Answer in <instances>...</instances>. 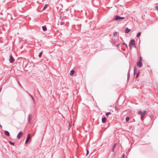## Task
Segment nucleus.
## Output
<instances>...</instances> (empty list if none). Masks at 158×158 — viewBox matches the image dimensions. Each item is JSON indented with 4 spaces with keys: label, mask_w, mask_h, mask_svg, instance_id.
Here are the masks:
<instances>
[{
    "label": "nucleus",
    "mask_w": 158,
    "mask_h": 158,
    "mask_svg": "<svg viewBox=\"0 0 158 158\" xmlns=\"http://www.w3.org/2000/svg\"><path fill=\"white\" fill-rule=\"evenodd\" d=\"M23 133L22 132H20L19 133V134L18 135H17V138L20 139H21V138L22 137V136H23Z\"/></svg>",
    "instance_id": "7"
},
{
    "label": "nucleus",
    "mask_w": 158,
    "mask_h": 158,
    "mask_svg": "<svg viewBox=\"0 0 158 158\" xmlns=\"http://www.w3.org/2000/svg\"><path fill=\"white\" fill-rule=\"evenodd\" d=\"M0 127L1 128H2V125H1V124H0Z\"/></svg>",
    "instance_id": "36"
},
{
    "label": "nucleus",
    "mask_w": 158,
    "mask_h": 158,
    "mask_svg": "<svg viewBox=\"0 0 158 158\" xmlns=\"http://www.w3.org/2000/svg\"><path fill=\"white\" fill-rule=\"evenodd\" d=\"M106 120V117L103 118H102V122L103 123H105Z\"/></svg>",
    "instance_id": "11"
},
{
    "label": "nucleus",
    "mask_w": 158,
    "mask_h": 158,
    "mask_svg": "<svg viewBox=\"0 0 158 158\" xmlns=\"http://www.w3.org/2000/svg\"><path fill=\"white\" fill-rule=\"evenodd\" d=\"M122 44L123 45H124L127 48V44H126L125 43H123L121 44Z\"/></svg>",
    "instance_id": "23"
},
{
    "label": "nucleus",
    "mask_w": 158,
    "mask_h": 158,
    "mask_svg": "<svg viewBox=\"0 0 158 158\" xmlns=\"http://www.w3.org/2000/svg\"><path fill=\"white\" fill-rule=\"evenodd\" d=\"M28 141L26 140V141H25V143L27 144Z\"/></svg>",
    "instance_id": "33"
},
{
    "label": "nucleus",
    "mask_w": 158,
    "mask_h": 158,
    "mask_svg": "<svg viewBox=\"0 0 158 158\" xmlns=\"http://www.w3.org/2000/svg\"><path fill=\"white\" fill-rule=\"evenodd\" d=\"M64 24V22H61L60 23V25H63Z\"/></svg>",
    "instance_id": "28"
},
{
    "label": "nucleus",
    "mask_w": 158,
    "mask_h": 158,
    "mask_svg": "<svg viewBox=\"0 0 158 158\" xmlns=\"http://www.w3.org/2000/svg\"><path fill=\"white\" fill-rule=\"evenodd\" d=\"M120 45L119 44H117L116 45V46H119V45Z\"/></svg>",
    "instance_id": "37"
},
{
    "label": "nucleus",
    "mask_w": 158,
    "mask_h": 158,
    "mask_svg": "<svg viewBox=\"0 0 158 158\" xmlns=\"http://www.w3.org/2000/svg\"><path fill=\"white\" fill-rule=\"evenodd\" d=\"M32 99V100L34 101V98L33 97V96H32V97H31Z\"/></svg>",
    "instance_id": "34"
},
{
    "label": "nucleus",
    "mask_w": 158,
    "mask_h": 158,
    "mask_svg": "<svg viewBox=\"0 0 158 158\" xmlns=\"http://www.w3.org/2000/svg\"><path fill=\"white\" fill-rule=\"evenodd\" d=\"M130 118L129 117L127 116L126 118V121H128L129 120Z\"/></svg>",
    "instance_id": "22"
},
{
    "label": "nucleus",
    "mask_w": 158,
    "mask_h": 158,
    "mask_svg": "<svg viewBox=\"0 0 158 158\" xmlns=\"http://www.w3.org/2000/svg\"><path fill=\"white\" fill-rule=\"evenodd\" d=\"M33 117L31 114H29L28 116V123L30 124H31L32 123Z\"/></svg>",
    "instance_id": "3"
},
{
    "label": "nucleus",
    "mask_w": 158,
    "mask_h": 158,
    "mask_svg": "<svg viewBox=\"0 0 158 158\" xmlns=\"http://www.w3.org/2000/svg\"><path fill=\"white\" fill-rule=\"evenodd\" d=\"M115 110H118V108L117 107V106H115Z\"/></svg>",
    "instance_id": "26"
},
{
    "label": "nucleus",
    "mask_w": 158,
    "mask_h": 158,
    "mask_svg": "<svg viewBox=\"0 0 158 158\" xmlns=\"http://www.w3.org/2000/svg\"><path fill=\"white\" fill-rule=\"evenodd\" d=\"M75 73V71L73 70H71L70 73V75L71 76L73 75Z\"/></svg>",
    "instance_id": "10"
},
{
    "label": "nucleus",
    "mask_w": 158,
    "mask_h": 158,
    "mask_svg": "<svg viewBox=\"0 0 158 158\" xmlns=\"http://www.w3.org/2000/svg\"><path fill=\"white\" fill-rule=\"evenodd\" d=\"M111 114V113L110 112H108L106 113V115L108 117V115L109 114Z\"/></svg>",
    "instance_id": "19"
},
{
    "label": "nucleus",
    "mask_w": 158,
    "mask_h": 158,
    "mask_svg": "<svg viewBox=\"0 0 158 158\" xmlns=\"http://www.w3.org/2000/svg\"><path fill=\"white\" fill-rule=\"evenodd\" d=\"M147 112L146 110H144L143 112H142L141 111H139L138 112V114H141V119L142 120L143 118V116L147 114Z\"/></svg>",
    "instance_id": "1"
},
{
    "label": "nucleus",
    "mask_w": 158,
    "mask_h": 158,
    "mask_svg": "<svg viewBox=\"0 0 158 158\" xmlns=\"http://www.w3.org/2000/svg\"><path fill=\"white\" fill-rule=\"evenodd\" d=\"M125 156V154L124 153L123 154L121 158H124Z\"/></svg>",
    "instance_id": "24"
},
{
    "label": "nucleus",
    "mask_w": 158,
    "mask_h": 158,
    "mask_svg": "<svg viewBox=\"0 0 158 158\" xmlns=\"http://www.w3.org/2000/svg\"><path fill=\"white\" fill-rule=\"evenodd\" d=\"M42 28L43 31H46L47 30V28L45 26H43Z\"/></svg>",
    "instance_id": "12"
},
{
    "label": "nucleus",
    "mask_w": 158,
    "mask_h": 158,
    "mask_svg": "<svg viewBox=\"0 0 158 158\" xmlns=\"http://www.w3.org/2000/svg\"><path fill=\"white\" fill-rule=\"evenodd\" d=\"M139 73H137V75H136V78H137V77H138V76H139Z\"/></svg>",
    "instance_id": "29"
},
{
    "label": "nucleus",
    "mask_w": 158,
    "mask_h": 158,
    "mask_svg": "<svg viewBox=\"0 0 158 158\" xmlns=\"http://www.w3.org/2000/svg\"><path fill=\"white\" fill-rule=\"evenodd\" d=\"M130 31V29L127 28L125 30V32L126 33H128Z\"/></svg>",
    "instance_id": "15"
},
{
    "label": "nucleus",
    "mask_w": 158,
    "mask_h": 158,
    "mask_svg": "<svg viewBox=\"0 0 158 158\" xmlns=\"http://www.w3.org/2000/svg\"><path fill=\"white\" fill-rule=\"evenodd\" d=\"M137 66L139 67H141L142 65V63L141 61V58H139V60L138 61L137 63Z\"/></svg>",
    "instance_id": "4"
},
{
    "label": "nucleus",
    "mask_w": 158,
    "mask_h": 158,
    "mask_svg": "<svg viewBox=\"0 0 158 158\" xmlns=\"http://www.w3.org/2000/svg\"><path fill=\"white\" fill-rule=\"evenodd\" d=\"M150 118H151V119H152L154 118V116L153 115H151L150 116Z\"/></svg>",
    "instance_id": "30"
},
{
    "label": "nucleus",
    "mask_w": 158,
    "mask_h": 158,
    "mask_svg": "<svg viewBox=\"0 0 158 158\" xmlns=\"http://www.w3.org/2000/svg\"><path fill=\"white\" fill-rule=\"evenodd\" d=\"M18 83H19V85H20L21 86V84H20V82H19V81H18Z\"/></svg>",
    "instance_id": "35"
},
{
    "label": "nucleus",
    "mask_w": 158,
    "mask_h": 158,
    "mask_svg": "<svg viewBox=\"0 0 158 158\" xmlns=\"http://www.w3.org/2000/svg\"><path fill=\"white\" fill-rule=\"evenodd\" d=\"M141 34V33L140 32H139L137 35V37H139L140 36Z\"/></svg>",
    "instance_id": "21"
},
{
    "label": "nucleus",
    "mask_w": 158,
    "mask_h": 158,
    "mask_svg": "<svg viewBox=\"0 0 158 158\" xmlns=\"http://www.w3.org/2000/svg\"><path fill=\"white\" fill-rule=\"evenodd\" d=\"M29 95L31 97H32V96L29 93H28Z\"/></svg>",
    "instance_id": "32"
},
{
    "label": "nucleus",
    "mask_w": 158,
    "mask_h": 158,
    "mask_svg": "<svg viewBox=\"0 0 158 158\" xmlns=\"http://www.w3.org/2000/svg\"><path fill=\"white\" fill-rule=\"evenodd\" d=\"M130 71H131V68H130L129 69V70L128 71V74H127V80H128L129 79L130 77Z\"/></svg>",
    "instance_id": "14"
},
{
    "label": "nucleus",
    "mask_w": 158,
    "mask_h": 158,
    "mask_svg": "<svg viewBox=\"0 0 158 158\" xmlns=\"http://www.w3.org/2000/svg\"><path fill=\"white\" fill-rule=\"evenodd\" d=\"M9 61L11 63H13L15 62V60L12 55H10V56Z\"/></svg>",
    "instance_id": "5"
},
{
    "label": "nucleus",
    "mask_w": 158,
    "mask_h": 158,
    "mask_svg": "<svg viewBox=\"0 0 158 158\" xmlns=\"http://www.w3.org/2000/svg\"><path fill=\"white\" fill-rule=\"evenodd\" d=\"M137 72V70L135 67L134 68V73L135 74Z\"/></svg>",
    "instance_id": "18"
},
{
    "label": "nucleus",
    "mask_w": 158,
    "mask_h": 158,
    "mask_svg": "<svg viewBox=\"0 0 158 158\" xmlns=\"http://www.w3.org/2000/svg\"><path fill=\"white\" fill-rule=\"evenodd\" d=\"M125 18V17H121L119 16H116L115 18L114 19L118 21L120 19H123Z\"/></svg>",
    "instance_id": "6"
},
{
    "label": "nucleus",
    "mask_w": 158,
    "mask_h": 158,
    "mask_svg": "<svg viewBox=\"0 0 158 158\" xmlns=\"http://www.w3.org/2000/svg\"><path fill=\"white\" fill-rule=\"evenodd\" d=\"M4 133L5 135L7 136H9L10 135L9 132L7 131H5Z\"/></svg>",
    "instance_id": "13"
},
{
    "label": "nucleus",
    "mask_w": 158,
    "mask_h": 158,
    "mask_svg": "<svg viewBox=\"0 0 158 158\" xmlns=\"http://www.w3.org/2000/svg\"><path fill=\"white\" fill-rule=\"evenodd\" d=\"M117 144L116 143L114 144L112 148V151L114 152V149L116 147Z\"/></svg>",
    "instance_id": "8"
},
{
    "label": "nucleus",
    "mask_w": 158,
    "mask_h": 158,
    "mask_svg": "<svg viewBox=\"0 0 158 158\" xmlns=\"http://www.w3.org/2000/svg\"><path fill=\"white\" fill-rule=\"evenodd\" d=\"M156 10H158V6H157L156 7Z\"/></svg>",
    "instance_id": "31"
},
{
    "label": "nucleus",
    "mask_w": 158,
    "mask_h": 158,
    "mask_svg": "<svg viewBox=\"0 0 158 158\" xmlns=\"http://www.w3.org/2000/svg\"><path fill=\"white\" fill-rule=\"evenodd\" d=\"M129 45L131 49L132 48L135 47V40L133 39L131 40L129 43Z\"/></svg>",
    "instance_id": "2"
},
{
    "label": "nucleus",
    "mask_w": 158,
    "mask_h": 158,
    "mask_svg": "<svg viewBox=\"0 0 158 158\" xmlns=\"http://www.w3.org/2000/svg\"><path fill=\"white\" fill-rule=\"evenodd\" d=\"M117 33L116 32H114V33L113 34L115 36H116L117 35Z\"/></svg>",
    "instance_id": "25"
},
{
    "label": "nucleus",
    "mask_w": 158,
    "mask_h": 158,
    "mask_svg": "<svg viewBox=\"0 0 158 158\" xmlns=\"http://www.w3.org/2000/svg\"><path fill=\"white\" fill-rule=\"evenodd\" d=\"M31 135L30 134H28L27 135L26 140L29 141L30 139Z\"/></svg>",
    "instance_id": "9"
},
{
    "label": "nucleus",
    "mask_w": 158,
    "mask_h": 158,
    "mask_svg": "<svg viewBox=\"0 0 158 158\" xmlns=\"http://www.w3.org/2000/svg\"><path fill=\"white\" fill-rule=\"evenodd\" d=\"M9 143H10V144L12 145H14L15 144V143H13L12 142L10 141H9Z\"/></svg>",
    "instance_id": "20"
},
{
    "label": "nucleus",
    "mask_w": 158,
    "mask_h": 158,
    "mask_svg": "<svg viewBox=\"0 0 158 158\" xmlns=\"http://www.w3.org/2000/svg\"><path fill=\"white\" fill-rule=\"evenodd\" d=\"M86 14H87V12H85V15H86V16H87V15H86Z\"/></svg>",
    "instance_id": "38"
},
{
    "label": "nucleus",
    "mask_w": 158,
    "mask_h": 158,
    "mask_svg": "<svg viewBox=\"0 0 158 158\" xmlns=\"http://www.w3.org/2000/svg\"><path fill=\"white\" fill-rule=\"evenodd\" d=\"M89 153V151L88 150H87V153L86 154V156H87Z\"/></svg>",
    "instance_id": "27"
},
{
    "label": "nucleus",
    "mask_w": 158,
    "mask_h": 158,
    "mask_svg": "<svg viewBox=\"0 0 158 158\" xmlns=\"http://www.w3.org/2000/svg\"><path fill=\"white\" fill-rule=\"evenodd\" d=\"M43 52H40L39 55V57L40 58L42 57V54L43 53Z\"/></svg>",
    "instance_id": "17"
},
{
    "label": "nucleus",
    "mask_w": 158,
    "mask_h": 158,
    "mask_svg": "<svg viewBox=\"0 0 158 158\" xmlns=\"http://www.w3.org/2000/svg\"><path fill=\"white\" fill-rule=\"evenodd\" d=\"M48 4H45L44 6L43 9V10H44L48 6Z\"/></svg>",
    "instance_id": "16"
}]
</instances>
